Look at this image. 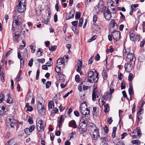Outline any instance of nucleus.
Listing matches in <instances>:
<instances>
[{
    "label": "nucleus",
    "instance_id": "1",
    "mask_svg": "<svg viewBox=\"0 0 145 145\" xmlns=\"http://www.w3.org/2000/svg\"><path fill=\"white\" fill-rule=\"evenodd\" d=\"M96 74H95L94 72L92 71H90L88 74V79L89 82H92L93 81L96 82L98 80L99 73L95 71Z\"/></svg>",
    "mask_w": 145,
    "mask_h": 145
},
{
    "label": "nucleus",
    "instance_id": "2",
    "mask_svg": "<svg viewBox=\"0 0 145 145\" xmlns=\"http://www.w3.org/2000/svg\"><path fill=\"white\" fill-rule=\"evenodd\" d=\"M80 111L81 114L88 117L89 115L90 111L87 108V106L85 102L82 103L80 106Z\"/></svg>",
    "mask_w": 145,
    "mask_h": 145
},
{
    "label": "nucleus",
    "instance_id": "3",
    "mask_svg": "<svg viewBox=\"0 0 145 145\" xmlns=\"http://www.w3.org/2000/svg\"><path fill=\"white\" fill-rule=\"evenodd\" d=\"M17 6V10L19 13L23 12L26 9V0H19Z\"/></svg>",
    "mask_w": 145,
    "mask_h": 145
},
{
    "label": "nucleus",
    "instance_id": "4",
    "mask_svg": "<svg viewBox=\"0 0 145 145\" xmlns=\"http://www.w3.org/2000/svg\"><path fill=\"white\" fill-rule=\"evenodd\" d=\"M22 21L21 16L20 15L18 16H15L13 18V22L12 24L13 29L15 31L16 28L18 27Z\"/></svg>",
    "mask_w": 145,
    "mask_h": 145
},
{
    "label": "nucleus",
    "instance_id": "5",
    "mask_svg": "<svg viewBox=\"0 0 145 145\" xmlns=\"http://www.w3.org/2000/svg\"><path fill=\"white\" fill-rule=\"evenodd\" d=\"M16 120L12 116H8L7 118V125L8 127H14Z\"/></svg>",
    "mask_w": 145,
    "mask_h": 145
},
{
    "label": "nucleus",
    "instance_id": "6",
    "mask_svg": "<svg viewBox=\"0 0 145 145\" xmlns=\"http://www.w3.org/2000/svg\"><path fill=\"white\" fill-rule=\"evenodd\" d=\"M92 130L94 131L93 132V135L92 137L93 140H96L99 137L98 129L96 127H92Z\"/></svg>",
    "mask_w": 145,
    "mask_h": 145
},
{
    "label": "nucleus",
    "instance_id": "7",
    "mask_svg": "<svg viewBox=\"0 0 145 145\" xmlns=\"http://www.w3.org/2000/svg\"><path fill=\"white\" fill-rule=\"evenodd\" d=\"M111 12L108 9H105L104 12L105 18L107 20H109L111 18Z\"/></svg>",
    "mask_w": 145,
    "mask_h": 145
},
{
    "label": "nucleus",
    "instance_id": "8",
    "mask_svg": "<svg viewBox=\"0 0 145 145\" xmlns=\"http://www.w3.org/2000/svg\"><path fill=\"white\" fill-rule=\"evenodd\" d=\"M113 39L117 41L120 39V32L118 31H115L112 33Z\"/></svg>",
    "mask_w": 145,
    "mask_h": 145
},
{
    "label": "nucleus",
    "instance_id": "9",
    "mask_svg": "<svg viewBox=\"0 0 145 145\" xmlns=\"http://www.w3.org/2000/svg\"><path fill=\"white\" fill-rule=\"evenodd\" d=\"M135 57H134L132 53H129L127 54L126 58V60L129 62H133L134 64H135Z\"/></svg>",
    "mask_w": 145,
    "mask_h": 145
},
{
    "label": "nucleus",
    "instance_id": "10",
    "mask_svg": "<svg viewBox=\"0 0 145 145\" xmlns=\"http://www.w3.org/2000/svg\"><path fill=\"white\" fill-rule=\"evenodd\" d=\"M99 93L97 91L95 88H94L92 91V99L93 101L96 100V98H99Z\"/></svg>",
    "mask_w": 145,
    "mask_h": 145
},
{
    "label": "nucleus",
    "instance_id": "11",
    "mask_svg": "<svg viewBox=\"0 0 145 145\" xmlns=\"http://www.w3.org/2000/svg\"><path fill=\"white\" fill-rule=\"evenodd\" d=\"M36 125L37 127H45L46 123L42 121L41 119L38 118L36 120Z\"/></svg>",
    "mask_w": 145,
    "mask_h": 145
},
{
    "label": "nucleus",
    "instance_id": "12",
    "mask_svg": "<svg viewBox=\"0 0 145 145\" xmlns=\"http://www.w3.org/2000/svg\"><path fill=\"white\" fill-rule=\"evenodd\" d=\"M93 29L96 33L100 32L101 31L100 26L98 25L95 24H93Z\"/></svg>",
    "mask_w": 145,
    "mask_h": 145
},
{
    "label": "nucleus",
    "instance_id": "13",
    "mask_svg": "<svg viewBox=\"0 0 145 145\" xmlns=\"http://www.w3.org/2000/svg\"><path fill=\"white\" fill-rule=\"evenodd\" d=\"M74 14V11L73 10L71 11L67 14L66 16V18L67 20H69L73 17Z\"/></svg>",
    "mask_w": 145,
    "mask_h": 145
},
{
    "label": "nucleus",
    "instance_id": "14",
    "mask_svg": "<svg viewBox=\"0 0 145 145\" xmlns=\"http://www.w3.org/2000/svg\"><path fill=\"white\" fill-rule=\"evenodd\" d=\"M5 107L4 106H0V115H4L6 114L7 110Z\"/></svg>",
    "mask_w": 145,
    "mask_h": 145
},
{
    "label": "nucleus",
    "instance_id": "15",
    "mask_svg": "<svg viewBox=\"0 0 145 145\" xmlns=\"http://www.w3.org/2000/svg\"><path fill=\"white\" fill-rule=\"evenodd\" d=\"M35 127H26L24 130V132L27 135H30V133L34 129Z\"/></svg>",
    "mask_w": 145,
    "mask_h": 145
},
{
    "label": "nucleus",
    "instance_id": "16",
    "mask_svg": "<svg viewBox=\"0 0 145 145\" xmlns=\"http://www.w3.org/2000/svg\"><path fill=\"white\" fill-rule=\"evenodd\" d=\"M65 60L64 57H61L57 61V65L59 66L63 64V65L64 66Z\"/></svg>",
    "mask_w": 145,
    "mask_h": 145
},
{
    "label": "nucleus",
    "instance_id": "17",
    "mask_svg": "<svg viewBox=\"0 0 145 145\" xmlns=\"http://www.w3.org/2000/svg\"><path fill=\"white\" fill-rule=\"evenodd\" d=\"M132 134H135L137 135L138 136H139L141 134V131L139 127H137L134 130L133 132L132 133Z\"/></svg>",
    "mask_w": 145,
    "mask_h": 145
},
{
    "label": "nucleus",
    "instance_id": "18",
    "mask_svg": "<svg viewBox=\"0 0 145 145\" xmlns=\"http://www.w3.org/2000/svg\"><path fill=\"white\" fill-rule=\"evenodd\" d=\"M111 96V95L108 92H106L104 94V99L106 101H108L109 99H110Z\"/></svg>",
    "mask_w": 145,
    "mask_h": 145
},
{
    "label": "nucleus",
    "instance_id": "19",
    "mask_svg": "<svg viewBox=\"0 0 145 145\" xmlns=\"http://www.w3.org/2000/svg\"><path fill=\"white\" fill-rule=\"evenodd\" d=\"M6 101L7 103H12L13 99L10 96L9 94H8L6 96Z\"/></svg>",
    "mask_w": 145,
    "mask_h": 145
},
{
    "label": "nucleus",
    "instance_id": "20",
    "mask_svg": "<svg viewBox=\"0 0 145 145\" xmlns=\"http://www.w3.org/2000/svg\"><path fill=\"white\" fill-rule=\"evenodd\" d=\"M135 35L133 30L131 31L130 33V38L131 40L133 41H135Z\"/></svg>",
    "mask_w": 145,
    "mask_h": 145
},
{
    "label": "nucleus",
    "instance_id": "21",
    "mask_svg": "<svg viewBox=\"0 0 145 145\" xmlns=\"http://www.w3.org/2000/svg\"><path fill=\"white\" fill-rule=\"evenodd\" d=\"M125 68L126 71L128 72H130L132 69L130 64L127 63L125 65Z\"/></svg>",
    "mask_w": 145,
    "mask_h": 145
},
{
    "label": "nucleus",
    "instance_id": "22",
    "mask_svg": "<svg viewBox=\"0 0 145 145\" xmlns=\"http://www.w3.org/2000/svg\"><path fill=\"white\" fill-rule=\"evenodd\" d=\"M78 129L80 134L83 133L87 131V127H78Z\"/></svg>",
    "mask_w": 145,
    "mask_h": 145
},
{
    "label": "nucleus",
    "instance_id": "23",
    "mask_svg": "<svg viewBox=\"0 0 145 145\" xmlns=\"http://www.w3.org/2000/svg\"><path fill=\"white\" fill-rule=\"evenodd\" d=\"M82 62L80 60L78 61L77 62V69H76L77 71H80L81 70V67L82 65Z\"/></svg>",
    "mask_w": 145,
    "mask_h": 145
},
{
    "label": "nucleus",
    "instance_id": "24",
    "mask_svg": "<svg viewBox=\"0 0 145 145\" xmlns=\"http://www.w3.org/2000/svg\"><path fill=\"white\" fill-rule=\"evenodd\" d=\"M69 127H76L75 121L74 120L71 121L69 123Z\"/></svg>",
    "mask_w": 145,
    "mask_h": 145
},
{
    "label": "nucleus",
    "instance_id": "25",
    "mask_svg": "<svg viewBox=\"0 0 145 145\" xmlns=\"http://www.w3.org/2000/svg\"><path fill=\"white\" fill-rule=\"evenodd\" d=\"M102 74L104 79H106L108 77L107 73L106 71L103 70L102 72Z\"/></svg>",
    "mask_w": 145,
    "mask_h": 145
},
{
    "label": "nucleus",
    "instance_id": "26",
    "mask_svg": "<svg viewBox=\"0 0 145 145\" xmlns=\"http://www.w3.org/2000/svg\"><path fill=\"white\" fill-rule=\"evenodd\" d=\"M93 115L95 116H97L98 115L99 113L97 107H94L93 108Z\"/></svg>",
    "mask_w": 145,
    "mask_h": 145
},
{
    "label": "nucleus",
    "instance_id": "27",
    "mask_svg": "<svg viewBox=\"0 0 145 145\" xmlns=\"http://www.w3.org/2000/svg\"><path fill=\"white\" fill-rule=\"evenodd\" d=\"M29 47L31 50V52L32 53H34L35 51V45L33 43H32L30 46Z\"/></svg>",
    "mask_w": 145,
    "mask_h": 145
},
{
    "label": "nucleus",
    "instance_id": "28",
    "mask_svg": "<svg viewBox=\"0 0 145 145\" xmlns=\"http://www.w3.org/2000/svg\"><path fill=\"white\" fill-rule=\"evenodd\" d=\"M44 106L42 105V103L40 102H38L37 103V109L38 111L44 108Z\"/></svg>",
    "mask_w": 145,
    "mask_h": 145
},
{
    "label": "nucleus",
    "instance_id": "29",
    "mask_svg": "<svg viewBox=\"0 0 145 145\" xmlns=\"http://www.w3.org/2000/svg\"><path fill=\"white\" fill-rule=\"evenodd\" d=\"M14 40L16 41H18V39L19 37V33L17 31H16L14 33Z\"/></svg>",
    "mask_w": 145,
    "mask_h": 145
},
{
    "label": "nucleus",
    "instance_id": "30",
    "mask_svg": "<svg viewBox=\"0 0 145 145\" xmlns=\"http://www.w3.org/2000/svg\"><path fill=\"white\" fill-rule=\"evenodd\" d=\"M129 94L130 95H131L133 93V88L132 85L130 84V86L129 89Z\"/></svg>",
    "mask_w": 145,
    "mask_h": 145
},
{
    "label": "nucleus",
    "instance_id": "31",
    "mask_svg": "<svg viewBox=\"0 0 145 145\" xmlns=\"http://www.w3.org/2000/svg\"><path fill=\"white\" fill-rule=\"evenodd\" d=\"M99 105L100 107H102L103 105H104L105 102L102 99L100 98L99 100Z\"/></svg>",
    "mask_w": 145,
    "mask_h": 145
},
{
    "label": "nucleus",
    "instance_id": "32",
    "mask_svg": "<svg viewBox=\"0 0 145 145\" xmlns=\"http://www.w3.org/2000/svg\"><path fill=\"white\" fill-rule=\"evenodd\" d=\"M131 142L133 144L139 145L140 144V141L138 140H132Z\"/></svg>",
    "mask_w": 145,
    "mask_h": 145
},
{
    "label": "nucleus",
    "instance_id": "33",
    "mask_svg": "<svg viewBox=\"0 0 145 145\" xmlns=\"http://www.w3.org/2000/svg\"><path fill=\"white\" fill-rule=\"evenodd\" d=\"M104 112L105 113L108 112L109 110V108L108 104H107L105 105H104Z\"/></svg>",
    "mask_w": 145,
    "mask_h": 145
},
{
    "label": "nucleus",
    "instance_id": "34",
    "mask_svg": "<svg viewBox=\"0 0 145 145\" xmlns=\"http://www.w3.org/2000/svg\"><path fill=\"white\" fill-rule=\"evenodd\" d=\"M14 139H11L8 142V144L6 145H17L14 143Z\"/></svg>",
    "mask_w": 145,
    "mask_h": 145
},
{
    "label": "nucleus",
    "instance_id": "35",
    "mask_svg": "<svg viewBox=\"0 0 145 145\" xmlns=\"http://www.w3.org/2000/svg\"><path fill=\"white\" fill-rule=\"evenodd\" d=\"M38 112L41 115H44L45 114V108L44 107L42 108Z\"/></svg>",
    "mask_w": 145,
    "mask_h": 145
},
{
    "label": "nucleus",
    "instance_id": "36",
    "mask_svg": "<svg viewBox=\"0 0 145 145\" xmlns=\"http://www.w3.org/2000/svg\"><path fill=\"white\" fill-rule=\"evenodd\" d=\"M133 74L131 73H130L128 76V80L130 81L129 84H131V81L132 80Z\"/></svg>",
    "mask_w": 145,
    "mask_h": 145
},
{
    "label": "nucleus",
    "instance_id": "37",
    "mask_svg": "<svg viewBox=\"0 0 145 145\" xmlns=\"http://www.w3.org/2000/svg\"><path fill=\"white\" fill-rule=\"evenodd\" d=\"M61 67H60L59 65H57L56 67L55 68V71L56 72L59 74L61 72Z\"/></svg>",
    "mask_w": 145,
    "mask_h": 145
},
{
    "label": "nucleus",
    "instance_id": "38",
    "mask_svg": "<svg viewBox=\"0 0 145 145\" xmlns=\"http://www.w3.org/2000/svg\"><path fill=\"white\" fill-rule=\"evenodd\" d=\"M117 130V127H113V132L112 134V137L113 138H114L116 135V131Z\"/></svg>",
    "mask_w": 145,
    "mask_h": 145
},
{
    "label": "nucleus",
    "instance_id": "39",
    "mask_svg": "<svg viewBox=\"0 0 145 145\" xmlns=\"http://www.w3.org/2000/svg\"><path fill=\"white\" fill-rule=\"evenodd\" d=\"M63 119L62 117V116H61L59 119L58 122V127H60L61 126L62 122L63 121Z\"/></svg>",
    "mask_w": 145,
    "mask_h": 145
},
{
    "label": "nucleus",
    "instance_id": "40",
    "mask_svg": "<svg viewBox=\"0 0 145 145\" xmlns=\"http://www.w3.org/2000/svg\"><path fill=\"white\" fill-rule=\"evenodd\" d=\"M48 106L49 108L52 109V106H53L54 107V106L53 102L52 101L48 103Z\"/></svg>",
    "mask_w": 145,
    "mask_h": 145
},
{
    "label": "nucleus",
    "instance_id": "41",
    "mask_svg": "<svg viewBox=\"0 0 145 145\" xmlns=\"http://www.w3.org/2000/svg\"><path fill=\"white\" fill-rule=\"evenodd\" d=\"M138 5L137 4L132 5L131 6V10H132L134 11H135V8H136V7H138Z\"/></svg>",
    "mask_w": 145,
    "mask_h": 145
},
{
    "label": "nucleus",
    "instance_id": "42",
    "mask_svg": "<svg viewBox=\"0 0 145 145\" xmlns=\"http://www.w3.org/2000/svg\"><path fill=\"white\" fill-rule=\"evenodd\" d=\"M37 128L39 134L42 133L43 132V127H37Z\"/></svg>",
    "mask_w": 145,
    "mask_h": 145
},
{
    "label": "nucleus",
    "instance_id": "43",
    "mask_svg": "<svg viewBox=\"0 0 145 145\" xmlns=\"http://www.w3.org/2000/svg\"><path fill=\"white\" fill-rule=\"evenodd\" d=\"M83 18L82 17L80 19L79 21V24L78 25V26L79 27H80L82 26L83 22Z\"/></svg>",
    "mask_w": 145,
    "mask_h": 145
},
{
    "label": "nucleus",
    "instance_id": "44",
    "mask_svg": "<svg viewBox=\"0 0 145 145\" xmlns=\"http://www.w3.org/2000/svg\"><path fill=\"white\" fill-rule=\"evenodd\" d=\"M59 76V80H63V79H64L65 78V75L63 74H58Z\"/></svg>",
    "mask_w": 145,
    "mask_h": 145
},
{
    "label": "nucleus",
    "instance_id": "45",
    "mask_svg": "<svg viewBox=\"0 0 145 145\" xmlns=\"http://www.w3.org/2000/svg\"><path fill=\"white\" fill-rule=\"evenodd\" d=\"M94 57L93 56H91L89 60L88 64H91L94 60Z\"/></svg>",
    "mask_w": 145,
    "mask_h": 145
},
{
    "label": "nucleus",
    "instance_id": "46",
    "mask_svg": "<svg viewBox=\"0 0 145 145\" xmlns=\"http://www.w3.org/2000/svg\"><path fill=\"white\" fill-rule=\"evenodd\" d=\"M123 82L124 81H123L121 83V89H125V84Z\"/></svg>",
    "mask_w": 145,
    "mask_h": 145
},
{
    "label": "nucleus",
    "instance_id": "47",
    "mask_svg": "<svg viewBox=\"0 0 145 145\" xmlns=\"http://www.w3.org/2000/svg\"><path fill=\"white\" fill-rule=\"evenodd\" d=\"M107 3L109 6H113L112 1L111 0H107Z\"/></svg>",
    "mask_w": 145,
    "mask_h": 145
},
{
    "label": "nucleus",
    "instance_id": "48",
    "mask_svg": "<svg viewBox=\"0 0 145 145\" xmlns=\"http://www.w3.org/2000/svg\"><path fill=\"white\" fill-rule=\"evenodd\" d=\"M33 60L32 59H31L29 61L28 63V65L30 67L32 66L33 65Z\"/></svg>",
    "mask_w": 145,
    "mask_h": 145
},
{
    "label": "nucleus",
    "instance_id": "49",
    "mask_svg": "<svg viewBox=\"0 0 145 145\" xmlns=\"http://www.w3.org/2000/svg\"><path fill=\"white\" fill-rule=\"evenodd\" d=\"M51 85V82L49 81L47 82L46 83V87L47 88H48Z\"/></svg>",
    "mask_w": 145,
    "mask_h": 145
},
{
    "label": "nucleus",
    "instance_id": "50",
    "mask_svg": "<svg viewBox=\"0 0 145 145\" xmlns=\"http://www.w3.org/2000/svg\"><path fill=\"white\" fill-rule=\"evenodd\" d=\"M80 17V14L78 12H77L76 13L75 17V19H79Z\"/></svg>",
    "mask_w": 145,
    "mask_h": 145
},
{
    "label": "nucleus",
    "instance_id": "51",
    "mask_svg": "<svg viewBox=\"0 0 145 145\" xmlns=\"http://www.w3.org/2000/svg\"><path fill=\"white\" fill-rule=\"evenodd\" d=\"M57 48V47L56 46H53L51 47V48H49L50 50L51 51H53L55 50Z\"/></svg>",
    "mask_w": 145,
    "mask_h": 145
},
{
    "label": "nucleus",
    "instance_id": "52",
    "mask_svg": "<svg viewBox=\"0 0 145 145\" xmlns=\"http://www.w3.org/2000/svg\"><path fill=\"white\" fill-rule=\"evenodd\" d=\"M94 10L96 13H97L101 10L99 8L98 6H96L94 8Z\"/></svg>",
    "mask_w": 145,
    "mask_h": 145
},
{
    "label": "nucleus",
    "instance_id": "53",
    "mask_svg": "<svg viewBox=\"0 0 145 145\" xmlns=\"http://www.w3.org/2000/svg\"><path fill=\"white\" fill-rule=\"evenodd\" d=\"M139 23V21L138 20H136L135 22V24L136 25L135 26V30L137 31V25Z\"/></svg>",
    "mask_w": 145,
    "mask_h": 145
},
{
    "label": "nucleus",
    "instance_id": "54",
    "mask_svg": "<svg viewBox=\"0 0 145 145\" xmlns=\"http://www.w3.org/2000/svg\"><path fill=\"white\" fill-rule=\"evenodd\" d=\"M49 21L50 18H47L46 20L45 19L42 20V22L46 24H47Z\"/></svg>",
    "mask_w": 145,
    "mask_h": 145
},
{
    "label": "nucleus",
    "instance_id": "55",
    "mask_svg": "<svg viewBox=\"0 0 145 145\" xmlns=\"http://www.w3.org/2000/svg\"><path fill=\"white\" fill-rule=\"evenodd\" d=\"M123 76V74L121 73H120L118 75V78L119 80H121L122 79Z\"/></svg>",
    "mask_w": 145,
    "mask_h": 145
},
{
    "label": "nucleus",
    "instance_id": "56",
    "mask_svg": "<svg viewBox=\"0 0 145 145\" xmlns=\"http://www.w3.org/2000/svg\"><path fill=\"white\" fill-rule=\"evenodd\" d=\"M79 76V75H76L75 76V80L76 82H78L80 81Z\"/></svg>",
    "mask_w": 145,
    "mask_h": 145
},
{
    "label": "nucleus",
    "instance_id": "57",
    "mask_svg": "<svg viewBox=\"0 0 145 145\" xmlns=\"http://www.w3.org/2000/svg\"><path fill=\"white\" fill-rule=\"evenodd\" d=\"M42 52L40 50V49H39V50L37 52V56H40L41 55Z\"/></svg>",
    "mask_w": 145,
    "mask_h": 145
},
{
    "label": "nucleus",
    "instance_id": "58",
    "mask_svg": "<svg viewBox=\"0 0 145 145\" xmlns=\"http://www.w3.org/2000/svg\"><path fill=\"white\" fill-rule=\"evenodd\" d=\"M75 134V133L72 132L71 134L69 135L70 136L69 140H70L71 138H74V135Z\"/></svg>",
    "mask_w": 145,
    "mask_h": 145
},
{
    "label": "nucleus",
    "instance_id": "59",
    "mask_svg": "<svg viewBox=\"0 0 145 145\" xmlns=\"http://www.w3.org/2000/svg\"><path fill=\"white\" fill-rule=\"evenodd\" d=\"M78 24V21H74L72 22V25L75 27Z\"/></svg>",
    "mask_w": 145,
    "mask_h": 145
},
{
    "label": "nucleus",
    "instance_id": "60",
    "mask_svg": "<svg viewBox=\"0 0 145 145\" xmlns=\"http://www.w3.org/2000/svg\"><path fill=\"white\" fill-rule=\"evenodd\" d=\"M127 135V134L126 133H124L121 135V139H123Z\"/></svg>",
    "mask_w": 145,
    "mask_h": 145
},
{
    "label": "nucleus",
    "instance_id": "61",
    "mask_svg": "<svg viewBox=\"0 0 145 145\" xmlns=\"http://www.w3.org/2000/svg\"><path fill=\"white\" fill-rule=\"evenodd\" d=\"M4 96L3 94H0V103L2 102L3 101Z\"/></svg>",
    "mask_w": 145,
    "mask_h": 145
},
{
    "label": "nucleus",
    "instance_id": "62",
    "mask_svg": "<svg viewBox=\"0 0 145 145\" xmlns=\"http://www.w3.org/2000/svg\"><path fill=\"white\" fill-rule=\"evenodd\" d=\"M140 40V37L139 36L137 35L136 36L135 38V41L139 42Z\"/></svg>",
    "mask_w": 145,
    "mask_h": 145
},
{
    "label": "nucleus",
    "instance_id": "63",
    "mask_svg": "<svg viewBox=\"0 0 145 145\" xmlns=\"http://www.w3.org/2000/svg\"><path fill=\"white\" fill-rule=\"evenodd\" d=\"M72 30L74 32L75 34H76L77 33L78 31L77 30L76 28L75 27H72Z\"/></svg>",
    "mask_w": 145,
    "mask_h": 145
},
{
    "label": "nucleus",
    "instance_id": "64",
    "mask_svg": "<svg viewBox=\"0 0 145 145\" xmlns=\"http://www.w3.org/2000/svg\"><path fill=\"white\" fill-rule=\"evenodd\" d=\"M108 123L109 124H110L112 121V118L110 117L108 118L107 120Z\"/></svg>",
    "mask_w": 145,
    "mask_h": 145
}]
</instances>
